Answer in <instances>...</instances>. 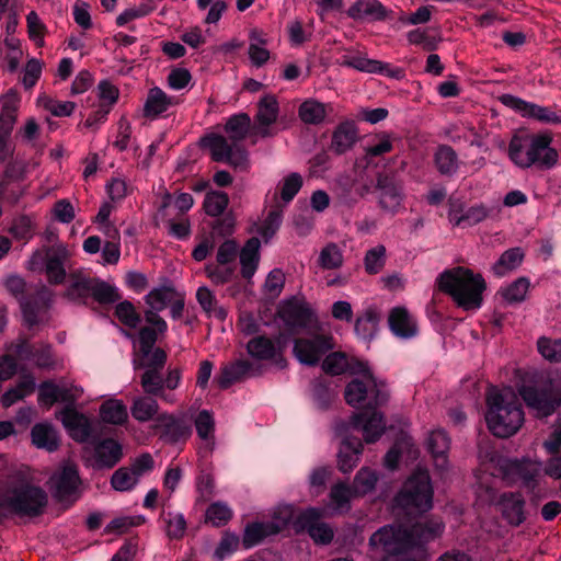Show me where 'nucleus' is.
<instances>
[{"label": "nucleus", "instance_id": "1", "mask_svg": "<svg viewBox=\"0 0 561 561\" xmlns=\"http://www.w3.org/2000/svg\"><path fill=\"white\" fill-rule=\"evenodd\" d=\"M489 430L497 437L514 435L524 423V411L512 388L492 389L486 396Z\"/></svg>", "mask_w": 561, "mask_h": 561}, {"label": "nucleus", "instance_id": "2", "mask_svg": "<svg viewBox=\"0 0 561 561\" xmlns=\"http://www.w3.org/2000/svg\"><path fill=\"white\" fill-rule=\"evenodd\" d=\"M438 289L448 294L457 305L466 310L477 309L482 304L485 282L481 274L458 266L443 272L438 279Z\"/></svg>", "mask_w": 561, "mask_h": 561}, {"label": "nucleus", "instance_id": "3", "mask_svg": "<svg viewBox=\"0 0 561 561\" xmlns=\"http://www.w3.org/2000/svg\"><path fill=\"white\" fill-rule=\"evenodd\" d=\"M552 139L549 135L512 138L508 156L520 168L536 165L539 169H551L558 162V152L550 147Z\"/></svg>", "mask_w": 561, "mask_h": 561}, {"label": "nucleus", "instance_id": "4", "mask_svg": "<svg viewBox=\"0 0 561 561\" xmlns=\"http://www.w3.org/2000/svg\"><path fill=\"white\" fill-rule=\"evenodd\" d=\"M362 376L351 380L344 391V398L348 405L363 407L366 410H375L385 405L389 400L386 383L378 381L366 365L358 364Z\"/></svg>", "mask_w": 561, "mask_h": 561}, {"label": "nucleus", "instance_id": "5", "mask_svg": "<svg viewBox=\"0 0 561 561\" xmlns=\"http://www.w3.org/2000/svg\"><path fill=\"white\" fill-rule=\"evenodd\" d=\"M433 486L426 469L417 468L404 482L394 502L408 515L422 514L433 506Z\"/></svg>", "mask_w": 561, "mask_h": 561}, {"label": "nucleus", "instance_id": "6", "mask_svg": "<svg viewBox=\"0 0 561 561\" xmlns=\"http://www.w3.org/2000/svg\"><path fill=\"white\" fill-rule=\"evenodd\" d=\"M518 393L537 417H547L561 404V394L551 379L540 375L525 381Z\"/></svg>", "mask_w": 561, "mask_h": 561}, {"label": "nucleus", "instance_id": "7", "mask_svg": "<svg viewBox=\"0 0 561 561\" xmlns=\"http://www.w3.org/2000/svg\"><path fill=\"white\" fill-rule=\"evenodd\" d=\"M47 503L46 492L41 486L27 482L10 488L4 494L5 508L22 518L42 515Z\"/></svg>", "mask_w": 561, "mask_h": 561}, {"label": "nucleus", "instance_id": "8", "mask_svg": "<svg viewBox=\"0 0 561 561\" xmlns=\"http://www.w3.org/2000/svg\"><path fill=\"white\" fill-rule=\"evenodd\" d=\"M47 484L53 497L66 507L72 505L81 495L78 467L71 462H66L57 469Z\"/></svg>", "mask_w": 561, "mask_h": 561}, {"label": "nucleus", "instance_id": "9", "mask_svg": "<svg viewBox=\"0 0 561 561\" xmlns=\"http://www.w3.org/2000/svg\"><path fill=\"white\" fill-rule=\"evenodd\" d=\"M71 252L64 243H56L45 249V255L35 252L31 259L32 268L45 261V272L49 284L58 285L64 283L66 278L65 264L70 259Z\"/></svg>", "mask_w": 561, "mask_h": 561}, {"label": "nucleus", "instance_id": "10", "mask_svg": "<svg viewBox=\"0 0 561 561\" xmlns=\"http://www.w3.org/2000/svg\"><path fill=\"white\" fill-rule=\"evenodd\" d=\"M499 473L510 483L522 480L524 485L534 489L540 473V463L530 460H512L500 458L497 460Z\"/></svg>", "mask_w": 561, "mask_h": 561}, {"label": "nucleus", "instance_id": "11", "mask_svg": "<svg viewBox=\"0 0 561 561\" xmlns=\"http://www.w3.org/2000/svg\"><path fill=\"white\" fill-rule=\"evenodd\" d=\"M334 347L333 339L317 334L310 339H296L294 354L297 359L308 366H316L322 356Z\"/></svg>", "mask_w": 561, "mask_h": 561}, {"label": "nucleus", "instance_id": "12", "mask_svg": "<svg viewBox=\"0 0 561 561\" xmlns=\"http://www.w3.org/2000/svg\"><path fill=\"white\" fill-rule=\"evenodd\" d=\"M152 428L159 433L160 439L171 445L184 442L192 435V427L187 421L167 412L154 419Z\"/></svg>", "mask_w": 561, "mask_h": 561}, {"label": "nucleus", "instance_id": "13", "mask_svg": "<svg viewBox=\"0 0 561 561\" xmlns=\"http://www.w3.org/2000/svg\"><path fill=\"white\" fill-rule=\"evenodd\" d=\"M375 190L378 192V204L381 209L393 213L400 207L403 188L393 173H378Z\"/></svg>", "mask_w": 561, "mask_h": 561}, {"label": "nucleus", "instance_id": "14", "mask_svg": "<svg viewBox=\"0 0 561 561\" xmlns=\"http://www.w3.org/2000/svg\"><path fill=\"white\" fill-rule=\"evenodd\" d=\"M282 514V516H275L268 522L248 525L242 538L243 546L251 548L261 542L265 537L276 535L285 529L290 520V513L284 512Z\"/></svg>", "mask_w": 561, "mask_h": 561}, {"label": "nucleus", "instance_id": "15", "mask_svg": "<svg viewBox=\"0 0 561 561\" xmlns=\"http://www.w3.org/2000/svg\"><path fill=\"white\" fill-rule=\"evenodd\" d=\"M70 437L78 443H87L93 434L90 419L73 407H66L57 415Z\"/></svg>", "mask_w": 561, "mask_h": 561}, {"label": "nucleus", "instance_id": "16", "mask_svg": "<svg viewBox=\"0 0 561 561\" xmlns=\"http://www.w3.org/2000/svg\"><path fill=\"white\" fill-rule=\"evenodd\" d=\"M322 512L318 508H308L299 515L298 523L314 542L327 545L333 539V529L321 520Z\"/></svg>", "mask_w": 561, "mask_h": 561}, {"label": "nucleus", "instance_id": "17", "mask_svg": "<svg viewBox=\"0 0 561 561\" xmlns=\"http://www.w3.org/2000/svg\"><path fill=\"white\" fill-rule=\"evenodd\" d=\"M260 366H255L248 359H238L225 365L216 378L220 389H228L231 385L242 381L248 377L259 376Z\"/></svg>", "mask_w": 561, "mask_h": 561}, {"label": "nucleus", "instance_id": "18", "mask_svg": "<svg viewBox=\"0 0 561 561\" xmlns=\"http://www.w3.org/2000/svg\"><path fill=\"white\" fill-rule=\"evenodd\" d=\"M371 414L367 416V412L354 413L351 416V424L354 428H362L366 443H375L385 432L383 414L371 410Z\"/></svg>", "mask_w": 561, "mask_h": 561}, {"label": "nucleus", "instance_id": "19", "mask_svg": "<svg viewBox=\"0 0 561 561\" xmlns=\"http://www.w3.org/2000/svg\"><path fill=\"white\" fill-rule=\"evenodd\" d=\"M123 458L122 445L113 438L99 440L93 448V468L111 469Z\"/></svg>", "mask_w": 561, "mask_h": 561}, {"label": "nucleus", "instance_id": "20", "mask_svg": "<svg viewBox=\"0 0 561 561\" xmlns=\"http://www.w3.org/2000/svg\"><path fill=\"white\" fill-rule=\"evenodd\" d=\"M279 113L278 102L275 95L265 94L257 103V113L255 122L257 124V134L262 137H270V126L273 125Z\"/></svg>", "mask_w": 561, "mask_h": 561}, {"label": "nucleus", "instance_id": "21", "mask_svg": "<svg viewBox=\"0 0 561 561\" xmlns=\"http://www.w3.org/2000/svg\"><path fill=\"white\" fill-rule=\"evenodd\" d=\"M278 316L290 329L307 328L313 318L311 310L297 300L284 302L278 310Z\"/></svg>", "mask_w": 561, "mask_h": 561}, {"label": "nucleus", "instance_id": "22", "mask_svg": "<svg viewBox=\"0 0 561 561\" xmlns=\"http://www.w3.org/2000/svg\"><path fill=\"white\" fill-rule=\"evenodd\" d=\"M247 352L252 358L257 360H270L279 355L276 359V364L280 368H285L287 365L286 360L282 357L280 350L277 347L276 343L265 335L252 337L247 343Z\"/></svg>", "mask_w": 561, "mask_h": 561}, {"label": "nucleus", "instance_id": "23", "mask_svg": "<svg viewBox=\"0 0 561 561\" xmlns=\"http://www.w3.org/2000/svg\"><path fill=\"white\" fill-rule=\"evenodd\" d=\"M347 15L354 20L385 21L391 18L392 11L378 0H357L347 10Z\"/></svg>", "mask_w": 561, "mask_h": 561}, {"label": "nucleus", "instance_id": "24", "mask_svg": "<svg viewBox=\"0 0 561 561\" xmlns=\"http://www.w3.org/2000/svg\"><path fill=\"white\" fill-rule=\"evenodd\" d=\"M499 505L502 516L512 526H519L526 519L525 501L519 493L507 492L500 497Z\"/></svg>", "mask_w": 561, "mask_h": 561}, {"label": "nucleus", "instance_id": "25", "mask_svg": "<svg viewBox=\"0 0 561 561\" xmlns=\"http://www.w3.org/2000/svg\"><path fill=\"white\" fill-rule=\"evenodd\" d=\"M388 323L390 330L401 339H410L417 332V325L407 308L396 307L391 309Z\"/></svg>", "mask_w": 561, "mask_h": 561}, {"label": "nucleus", "instance_id": "26", "mask_svg": "<svg viewBox=\"0 0 561 561\" xmlns=\"http://www.w3.org/2000/svg\"><path fill=\"white\" fill-rule=\"evenodd\" d=\"M427 447L432 454L434 465L439 471L448 466L447 453L450 447V438L443 430L433 431L427 439Z\"/></svg>", "mask_w": 561, "mask_h": 561}, {"label": "nucleus", "instance_id": "27", "mask_svg": "<svg viewBox=\"0 0 561 561\" xmlns=\"http://www.w3.org/2000/svg\"><path fill=\"white\" fill-rule=\"evenodd\" d=\"M20 98L14 90H10L0 98V134L10 135L16 121Z\"/></svg>", "mask_w": 561, "mask_h": 561}, {"label": "nucleus", "instance_id": "28", "mask_svg": "<svg viewBox=\"0 0 561 561\" xmlns=\"http://www.w3.org/2000/svg\"><path fill=\"white\" fill-rule=\"evenodd\" d=\"M363 451V444L357 438H346L342 442L337 454V467L346 473L352 471Z\"/></svg>", "mask_w": 561, "mask_h": 561}, {"label": "nucleus", "instance_id": "29", "mask_svg": "<svg viewBox=\"0 0 561 561\" xmlns=\"http://www.w3.org/2000/svg\"><path fill=\"white\" fill-rule=\"evenodd\" d=\"M32 444L37 448L55 451L59 447V437L55 427L47 423H37L31 431Z\"/></svg>", "mask_w": 561, "mask_h": 561}, {"label": "nucleus", "instance_id": "30", "mask_svg": "<svg viewBox=\"0 0 561 561\" xmlns=\"http://www.w3.org/2000/svg\"><path fill=\"white\" fill-rule=\"evenodd\" d=\"M261 242L259 238H250L240 251L241 273L244 278H251L260 260Z\"/></svg>", "mask_w": 561, "mask_h": 561}, {"label": "nucleus", "instance_id": "31", "mask_svg": "<svg viewBox=\"0 0 561 561\" xmlns=\"http://www.w3.org/2000/svg\"><path fill=\"white\" fill-rule=\"evenodd\" d=\"M357 139V128L354 123L345 122L340 124L333 133L331 149L342 154L350 150Z\"/></svg>", "mask_w": 561, "mask_h": 561}, {"label": "nucleus", "instance_id": "32", "mask_svg": "<svg viewBox=\"0 0 561 561\" xmlns=\"http://www.w3.org/2000/svg\"><path fill=\"white\" fill-rule=\"evenodd\" d=\"M434 164L445 176H453L459 168L458 154L448 145H439L434 152Z\"/></svg>", "mask_w": 561, "mask_h": 561}, {"label": "nucleus", "instance_id": "33", "mask_svg": "<svg viewBox=\"0 0 561 561\" xmlns=\"http://www.w3.org/2000/svg\"><path fill=\"white\" fill-rule=\"evenodd\" d=\"M154 396H138L134 398L130 413L131 416L141 423L153 421L159 415V404Z\"/></svg>", "mask_w": 561, "mask_h": 561}, {"label": "nucleus", "instance_id": "34", "mask_svg": "<svg viewBox=\"0 0 561 561\" xmlns=\"http://www.w3.org/2000/svg\"><path fill=\"white\" fill-rule=\"evenodd\" d=\"M69 286L66 296L72 300L91 297L94 278L82 272H73L69 275Z\"/></svg>", "mask_w": 561, "mask_h": 561}, {"label": "nucleus", "instance_id": "35", "mask_svg": "<svg viewBox=\"0 0 561 561\" xmlns=\"http://www.w3.org/2000/svg\"><path fill=\"white\" fill-rule=\"evenodd\" d=\"M46 293V287L42 286L36 294H28L19 301L24 322L30 329L39 323L38 313L41 307L38 299L43 298Z\"/></svg>", "mask_w": 561, "mask_h": 561}, {"label": "nucleus", "instance_id": "36", "mask_svg": "<svg viewBox=\"0 0 561 561\" xmlns=\"http://www.w3.org/2000/svg\"><path fill=\"white\" fill-rule=\"evenodd\" d=\"M172 104V98L168 96L160 88H152L149 90L144 105V115L146 117H157L165 112Z\"/></svg>", "mask_w": 561, "mask_h": 561}, {"label": "nucleus", "instance_id": "37", "mask_svg": "<svg viewBox=\"0 0 561 561\" xmlns=\"http://www.w3.org/2000/svg\"><path fill=\"white\" fill-rule=\"evenodd\" d=\"M100 417L104 423L122 425L128 419V412L123 401L108 399L100 407Z\"/></svg>", "mask_w": 561, "mask_h": 561}, {"label": "nucleus", "instance_id": "38", "mask_svg": "<svg viewBox=\"0 0 561 561\" xmlns=\"http://www.w3.org/2000/svg\"><path fill=\"white\" fill-rule=\"evenodd\" d=\"M175 296H178V293L173 286L153 288L145 297V302L148 306L146 311L159 313L170 305Z\"/></svg>", "mask_w": 561, "mask_h": 561}, {"label": "nucleus", "instance_id": "39", "mask_svg": "<svg viewBox=\"0 0 561 561\" xmlns=\"http://www.w3.org/2000/svg\"><path fill=\"white\" fill-rule=\"evenodd\" d=\"M346 65L359 71L369 73L386 72L390 78H399L401 76L400 69H390L388 64L365 57H353L346 61Z\"/></svg>", "mask_w": 561, "mask_h": 561}, {"label": "nucleus", "instance_id": "40", "mask_svg": "<svg viewBox=\"0 0 561 561\" xmlns=\"http://www.w3.org/2000/svg\"><path fill=\"white\" fill-rule=\"evenodd\" d=\"M140 385L146 394L160 397L167 401H172L171 398L164 394V378L162 371L145 369L140 376Z\"/></svg>", "mask_w": 561, "mask_h": 561}, {"label": "nucleus", "instance_id": "41", "mask_svg": "<svg viewBox=\"0 0 561 561\" xmlns=\"http://www.w3.org/2000/svg\"><path fill=\"white\" fill-rule=\"evenodd\" d=\"M35 390L34 378L30 375L24 376L22 380L13 388L8 389L1 397V403L4 408L13 405L15 402L23 400Z\"/></svg>", "mask_w": 561, "mask_h": 561}, {"label": "nucleus", "instance_id": "42", "mask_svg": "<svg viewBox=\"0 0 561 561\" xmlns=\"http://www.w3.org/2000/svg\"><path fill=\"white\" fill-rule=\"evenodd\" d=\"M198 437L205 442L209 450L215 444V419L208 410H202L194 420Z\"/></svg>", "mask_w": 561, "mask_h": 561}, {"label": "nucleus", "instance_id": "43", "mask_svg": "<svg viewBox=\"0 0 561 561\" xmlns=\"http://www.w3.org/2000/svg\"><path fill=\"white\" fill-rule=\"evenodd\" d=\"M201 146L207 148L216 162H224L233 145L221 135L210 134L201 139Z\"/></svg>", "mask_w": 561, "mask_h": 561}, {"label": "nucleus", "instance_id": "44", "mask_svg": "<svg viewBox=\"0 0 561 561\" xmlns=\"http://www.w3.org/2000/svg\"><path fill=\"white\" fill-rule=\"evenodd\" d=\"M251 125V118L248 114L241 113L231 116L226 125H225V131L229 135V138L232 141H240L243 140L248 131L250 129Z\"/></svg>", "mask_w": 561, "mask_h": 561}, {"label": "nucleus", "instance_id": "45", "mask_svg": "<svg viewBox=\"0 0 561 561\" xmlns=\"http://www.w3.org/2000/svg\"><path fill=\"white\" fill-rule=\"evenodd\" d=\"M343 262L342 250L334 242L324 245L319 253L318 265L322 270H337L343 265Z\"/></svg>", "mask_w": 561, "mask_h": 561}, {"label": "nucleus", "instance_id": "46", "mask_svg": "<svg viewBox=\"0 0 561 561\" xmlns=\"http://www.w3.org/2000/svg\"><path fill=\"white\" fill-rule=\"evenodd\" d=\"M229 205V196L222 191H209L206 193L203 208L208 216L219 217Z\"/></svg>", "mask_w": 561, "mask_h": 561}, {"label": "nucleus", "instance_id": "47", "mask_svg": "<svg viewBox=\"0 0 561 561\" xmlns=\"http://www.w3.org/2000/svg\"><path fill=\"white\" fill-rule=\"evenodd\" d=\"M298 114L304 123L318 125L323 122L327 112L324 104L314 100H308L299 106Z\"/></svg>", "mask_w": 561, "mask_h": 561}, {"label": "nucleus", "instance_id": "48", "mask_svg": "<svg viewBox=\"0 0 561 561\" xmlns=\"http://www.w3.org/2000/svg\"><path fill=\"white\" fill-rule=\"evenodd\" d=\"M523 259L524 253L519 248L510 249L502 253L497 262L493 265V271L496 275L502 276L519 266Z\"/></svg>", "mask_w": 561, "mask_h": 561}, {"label": "nucleus", "instance_id": "49", "mask_svg": "<svg viewBox=\"0 0 561 561\" xmlns=\"http://www.w3.org/2000/svg\"><path fill=\"white\" fill-rule=\"evenodd\" d=\"M386 263V247L378 244L369 249L364 257L365 271L369 275L378 274Z\"/></svg>", "mask_w": 561, "mask_h": 561}, {"label": "nucleus", "instance_id": "50", "mask_svg": "<svg viewBox=\"0 0 561 561\" xmlns=\"http://www.w3.org/2000/svg\"><path fill=\"white\" fill-rule=\"evenodd\" d=\"M378 481V477L375 471L368 468H362L355 476L353 481V489L355 495H365L371 492L376 483Z\"/></svg>", "mask_w": 561, "mask_h": 561}, {"label": "nucleus", "instance_id": "51", "mask_svg": "<svg viewBox=\"0 0 561 561\" xmlns=\"http://www.w3.org/2000/svg\"><path fill=\"white\" fill-rule=\"evenodd\" d=\"M206 522L215 527L225 526L232 518V511L222 502H215L206 510Z\"/></svg>", "mask_w": 561, "mask_h": 561}, {"label": "nucleus", "instance_id": "52", "mask_svg": "<svg viewBox=\"0 0 561 561\" xmlns=\"http://www.w3.org/2000/svg\"><path fill=\"white\" fill-rule=\"evenodd\" d=\"M138 481L129 468L124 466L114 471L111 478V485L116 491L126 492L134 489Z\"/></svg>", "mask_w": 561, "mask_h": 561}, {"label": "nucleus", "instance_id": "53", "mask_svg": "<svg viewBox=\"0 0 561 561\" xmlns=\"http://www.w3.org/2000/svg\"><path fill=\"white\" fill-rule=\"evenodd\" d=\"M354 494L353 486H348L346 483L339 482L332 485L330 491V500L334 505V510H348L350 501Z\"/></svg>", "mask_w": 561, "mask_h": 561}, {"label": "nucleus", "instance_id": "54", "mask_svg": "<svg viewBox=\"0 0 561 561\" xmlns=\"http://www.w3.org/2000/svg\"><path fill=\"white\" fill-rule=\"evenodd\" d=\"M196 299L207 314H215L219 319H225L226 311L220 307H216V298L209 288L205 286L199 287L196 293Z\"/></svg>", "mask_w": 561, "mask_h": 561}, {"label": "nucleus", "instance_id": "55", "mask_svg": "<svg viewBox=\"0 0 561 561\" xmlns=\"http://www.w3.org/2000/svg\"><path fill=\"white\" fill-rule=\"evenodd\" d=\"M538 352L550 363L561 362V339L552 340L541 336L537 342Z\"/></svg>", "mask_w": 561, "mask_h": 561}, {"label": "nucleus", "instance_id": "56", "mask_svg": "<svg viewBox=\"0 0 561 561\" xmlns=\"http://www.w3.org/2000/svg\"><path fill=\"white\" fill-rule=\"evenodd\" d=\"M91 297L100 304H112L121 299L119 294L113 286L98 278H94Z\"/></svg>", "mask_w": 561, "mask_h": 561}, {"label": "nucleus", "instance_id": "57", "mask_svg": "<svg viewBox=\"0 0 561 561\" xmlns=\"http://www.w3.org/2000/svg\"><path fill=\"white\" fill-rule=\"evenodd\" d=\"M252 42L249 46V57L251 62L256 66H263L270 58V51L262 47L265 44V41L259 37L257 31H252L250 35Z\"/></svg>", "mask_w": 561, "mask_h": 561}, {"label": "nucleus", "instance_id": "58", "mask_svg": "<svg viewBox=\"0 0 561 561\" xmlns=\"http://www.w3.org/2000/svg\"><path fill=\"white\" fill-rule=\"evenodd\" d=\"M528 288L529 280L526 277H519L502 290V296L507 302H520L525 299Z\"/></svg>", "mask_w": 561, "mask_h": 561}, {"label": "nucleus", "instance_id": "59", "mask_svg": "<svg viewBox=\"0 0 561 561\" xmlns=\"http://www.w3.org/2000/svg\"><path fill=\"white\" fill-rule=\"evenodd\" d=\"M115 314L125 325L135 329L140 323V316L136 312L134 305L128 301L119 302L115 308Z\"/></svg>", "mask_w": 561, "mask_h": 561}, {"label": "nucleus", "instance_id": "60", "mask_svg": "<svg viewBox=\"0 0 561 561\" xmlns=\"http://www.w3.org/2000/svg\"><path fill=\"white\" fill-rule=\"evenodd\" d=\"M41 105L54 116H70L75 108L76 103L71 101L58 102L48 96H42L38 99Z\"/></svg>", "mask_w": 561, "mask_h": 561}, {"label": "nucleus", "instance_id": "61", "mask_svg": "<svg viewBox=\"0 0 561 561\" xmlns=\"http://www.w3.org/2000/svg\"><path fill=\"white\" fill-rule=\"evenodd\" d=\"M33 227L31 217L21 215L13 219L9 232L18 240H28L33 236Z\"/></svg>", "mask_w": 561, "mask_h": 561}, {"label": "nucleus", "instance_id": "62", "mask_svg": "<svg viewBox=\"0 0 561 561\" xmlns=\"http://www.w3.org/2000/svg\"><path fill=\"white\" fill-rule=\"evenodd\" d=\"M27 32L31 39H33L37 47L44 46V36L46 26L39 19L35 11H31L26 16Z\"/></svg>", "mask_w": 561, "mask_h": 561}, {"label": "nucleus", "instance_id": "63", "mask_svg": "<svg viewBox=\"0 0 561 561\" xmlns=\"http://www.w3.org/2000/svg\"><path fill=\"white\" fill-rule=\"evenodd\" d=\"M347 368V358L341 352L329 354L322 362V369L332 376L343 374Z\"/></svg>", "mask_w": 561, "mask_h": 561}, {"label": "nucleus", "instance_id": "64", "mask_svg": "<svg viewBox=\"0 0 561 561\" xmlns=\"http://www.w3.org/2000/svg\"><path fill=\"white\" fill-rule=\"evenodd\" d=\"M378 323V316L373 310H367L363 317L357 318L355 322V332L366 337H371Z\"/></svg>", "mask_w": 561, "mask_h": 561}]
</instances>
